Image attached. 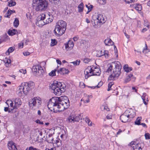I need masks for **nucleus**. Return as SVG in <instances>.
<instances>
[{
	"label": "nucleus",
	"instance_id": "obj_18",
	"mask_svg": "<svg viewBox=\"0 0 150 150\" xmlns=\"http://www.w3.org/2000/svg\"><path fill=\"white\" fill-rule=\"evenodd\" d=\"M125 112L129 118H133L135 115V112L131 109L126 110Z\"/></svg>",
	"mask_w": 150,
	"mask_h": 150
},
{
	"label": "nucleus",
	"instance_id": "obj_2",
	"mask_svg": "<svg viewBox=\"0 0 150 150\" xmlns=\"http://www.w3.org/2000/svg\"><path fill=\"white\" fill-rule=\"evenodd\" d=\"M108 67L105 72L110 74L108 79L110 80H115L121 74L122 67L120 63L118 61L115 62L108 64Z\"/></svg>",
	"mask_w": 150,
	"mask_h": 150
},
{
	"label": "nucleus",
	"instance_id": "obj_48",
	"mask_svg": "<svg viewBox=\"0 0 150 150\" xmlns=\"http://www.w3.org/2000/svg\"><path fill=\"white\" fill-rule=\"evenodd\" d=\"M145 138L146 139H150V134L148 133L146 134L145 135Z\"/></svg>",
	"mask_w": 150,
	"mask_h": 150
},
{
	"label": "nucleus",
	"instance_id": "obj_44",
	"mask_svg": "<svg viewBox=\"0 0 150 150\" xmlns=\"http://www.w3.org/2000/svg\"><path fill=\"white\" fill-rule=\"evenodd\" d=\"M80 61L76 60L74 62H71V63H72L74 65H78L80 64Z\"/></svg>",
	"mask_w": 150,
	"mask_h": 150
},
{
	"label": "nucleus",
	"instance_id": "obj_6",
	"mask_svg": "<svg viewBox=\"0 0 150 150\" xmlns=\"http://www.w3.org/2000/svg\"><path fill=\"white\" fill-rule=\"evenodd\" d=\"M30 85L28 83H22L18 87V92L19 96L26 95L30 90Z\"/></svg>",
	"mask_w": 150,
	"mask_h": 150
},
{
	"label": "nucleus",
	"instance_id": "obj_7",
	"mask_svg": "<svg viewBox=\"0 0 150 150\" xmlns=\"http://www.w3.org/2000/svg\"><path fill=\"white\" fill-rule=\"evenodd\" d=\"M91 21L95 25H96L99 23L102 24L104 23L105 20L102 14L95 13L92 16Z\"/></svg>",
	"mask_w": 150,
	"mask_h": 150
},
{
	"label": "nucleus",
	"instance_id": "obj_61",
	"mask_svg": "<svg viewBox=\"0 0 150 150\" xmlns=\"http://www.w3.org/2000/svg\"><path fill=\"white\" fill-rule=\"evenodd\" d=\"M112 86H110L109 84L108 83V89H107L108 91H109L111 90V88Z\"/></svg>",
	"mask_w": 150,
	"mask_h": 150
},
{
	"label": "nucleus",
	"instance_id": "obj_3",
	"mask_svg": "<svg viewBox=\"0 0 150 150\" xmlns=\"http://www.w3.org/2000/svg\"><path fill=\"white\" fill-rule=\"evenodd\" d=\"M50 87L54 93L57 96L60 95L62 93L64 92L66 90V86L64 83L54 81L51 84Z\"/></svg>",
	"mask_w": 150,
	"mask_h": 150
},
{
	"label": "nucleus",
	"instance_id": "obj_15",
	"mask_svg": "<svg viewBox=\"0 0 150 150\" xmlns=\"http://www.w3.org/2000/svg\"><path fill=\"white\" fill-rule=\"evenodd\" d=\"M6 104L8 105L9 107V112L13 113V110L15 109V108H14V103L13 101L10 100H7L6 102Z\"/></svg>",
	"mask_w": 150,
	"mask_h": 150
},
{
	"label": "nucleus",
	"instance_id": "obj_39",
	"mask_svg": "<svg viewBox=\"0 0 150 150\" xmlns=\"http://www.w3.org/2000/svg\"><path fill=\"white\" fill-rule=\"evenodd\" d=\"M134 7L136 10L139 11H141L142 8V6L139 4L137 5L134 6Z\"/></svg>",
	"mask_w": 150,
	"mask_h": 150
},
{
	"label": "nucleus",
	"instance_id": "obj_62",
	"mask_svg": "<svg viewBox=\"0 0 150 150\" xmlns=\"http://www.w3.org/2000/svg\"><path fill=\"white\" fill-rule=\"evenodd\" d=\"M30 53L29 52H25L23 53V55L25 56H27L28 55H29Z\"/></svg>",
	"mask_w": 150,
	"mask_h": 150
},
{
	"label": "nucleus",
	"instance_id": "obj_54",
	"mask_svg": "<svg viewBox=\"0 0 150 150\" xmlns=\"http://www.w3.org/2000/svg\"><path fill=\"white\" fill-rule=\"evenodd\" d=\"M122 132V131L121 129H119L117 133L116 136L117 137V135L120 134Z\"/></svg>",
	"mask_w": 150,
	"mask_h": 150
},
{
	"label": "nucleus",
	"instance_id": "obj_21",
	"mask_svg": "<svg viewBox=\"0 0 150 150\" xmlns=\"http://www.w3.org/2000/svg\"><path fill=\"white\" fill-rule=\"evenodd\" d=\"M135 80V78L133 76L132 74H130L126 76L125 79V82H128L130 80H132V81H134Z\"/></svg>",
	"mask_w": 150,
	"mask_h": 150
},
{
	"label": "nucleus",
	"instance_id": "obj_37",
	"mask_svg": "<svg viewBox=\"0 0 150 150\" xmlns=\"http://www.w3.org/2000/svg\"><path fill=\"white\" fill-rule=\"evenodd\" d=\"M150 51L149 50L146 44H145V48L143 50V52L145 54L149 52Z\"/></svg>",
	"mask_w": 150,
	"mask_h": 150
},
{
	"label": "nucleus",
	"instance_id": "obj_33",
	"mask_svg": "<svg viewBox=\"0 0 150 150\" xmlns=\"http://www.w3.org/2000/svg\"><path fill=\"white\" fill-rule=\"evenodd\" d=\"M142 118L141 117H138V118L136 119L135 123V124L137 125H139L140 124V121L141 120H142Z\"/></svg>",
	"mask_w": 150,
	"mask_h": 150
},
{
	"label": "nucleus",
	"instance_id": "obj_22",
	"mask_svg": "<svg viewBox=\"0 0 150 150\" xmlns=\"http://www.w3.org/2000/svg\"><path fill=\"white\" fill-rule=\"evenodd\" d=\"M104 43L105 45L107 46L112 45H113V42L111 40V39L107 38L104 41Z\"/></svg>",
	"mask_w": 150,
	"mask_h": 150
},
{
	"label": "nucleus",
	"instance_id": "obj_38",
	"mask_svg": "<svg viewBox=\"0 0 150 150\" xmlns=\"http://www.w3.org/2000/svg\"><path fill=\"white\" fill-rule=\"evenodd\" d=\"M57 71L56 69L52 70L49 74V76H55L56 75V72Z\"/></svg>",
	"mask_w": 150,
	"mask_h": 150
},
{
	"label": "nucleus",
	"instance_id": "obj_20",
	"mask_svg": "<svg viewBox=\"0 0 150 150\" xmlns=\"http://www.w3.org/2000/svg\"><path fill=\"white\" fill-rule=\"evenodd\" d=\"M8 147L9 150H17L16 145L13 142L9 141L8 144Z\"/></svg>",
	"mask_w": 150,
	"mask_h": 150
},
{
	"label": "nucleus",
	"instance_id": "obj_46",
	"mask_svg": "<svg viewBox=\"0 0 150 150\" xmlns=\"http://www.w3.org/2000/svg\"><path fill=\"white\" fill-rule=\"evenodd\" d=\"M93 8V6L92 5H90L88 6V11L87 12V14H88L91 10Z\"/></svg>",
	"mask_w": 150,
	"mask_h": 150
},
{
	"label": "nucleus",
	"instance_id": "obj_53",
	"mask_svg": "<svg viewBox=\"0 0 150 150\" xmlns=\"http://www.w3.org/2000/svg\"><path fill=\"white\" fill-rule=\"evenodd\" d=\"M80 85L81 86V87L82 88H83L85 87L84 83L83 82H80Z\"/></svg>",
	"mask_w": 150,
	"mask_h": 150
},
{
	"label": "nucleus",
	"instance_id": "obj_26",
	"mask_svg": "<svg viewBox=\"0 0 150 150\" xmlns=\"http://www.w3.org/2000/svg\"><path fill=\"white\" fill-rule=\"evenodd\" d=\"M84 8L83 4L82 3H80L78 6V11L79 12L83 11Z\"/></svg>",
	"mask_w": 150,
	"mask_h": 150
},
{
	"label": "nucleus",
	"instance_id": "obj_55",
	"mask_svg": "<svg viewBox=\"0 0 150 150\" xmlns=\"http://www.w3.org/2000/svg\"><path fill=\"white\" fill-rule=\"evenodd\" d=\"M132 89L133 90V91L135 92H137V89L136 88V87H132Z\"/></svg>",
	"mask_w": 150,
	"mask_h": 150
},
{
	"label": "nucleus",
	"instance_id": "obj_59",
	"mask_svg": "<svg viewBox=\"0 0 150 150\" xmlns=\"http://www.w3.org/2000/svg\"><path fill=\"white\" fill-rule=\"evenodd\" d=\"M147 30V28H143L142 30L141 31V32H142V33H144L145 31H146Z\"/></svg>",
	"mask_w": 150,
	"mask_h": 150
},
{
	"label": "nucleus",
	"instance_id": "obj_64",
	"mask_svg": "<svg viewBox=\"0 0 150 150\" xmlns=\"http://www.w3.org/2000/svg\"><path fill=\"white\" fill-rule=\"evenodd\" d=\"M90 102V100L88 98L86 100H85L84 102L85 103H88Z\"/></svg>",
	"mask_w": 150,
	"mask_h": 150
},
{
	"label": "nucleus",
	"instance_id": "obj_8",
	"mask_svg": "<svg viewBox=\"0 0 150 150\" xmlns=\"http://www.w3.org/2000/svg\"><path fill=\"white\" fill-rule=\"evenodd\" d=\"M41 98L39 97H35L30 100L29 102V106L32 108L35 107L38 108L41 106Z\"/></svg>",
	"mask_w": 150,
	"mask_h": 150
},
{
	"label": "nucleus",
	"instance_id": "obj_58",
	"mask_svg": "<svg viewBox=\"0 0 150 150\" xmlns=\"http://www.w3.org/2000/svg\"><path fill=\"white\" fill-rule=\"evenodd\" d=\"M69 47H68V48L67 49H65L66 50L68 51V50H71L73 48V47H71V45H69Z\"/></svg>",
	"mask_w": 150,
	"mask_h": 150
},
{
	"label": "nucleus",
	"instance_id": "obj_14",
	"mask_svg": "<svg viewBox=\"0 0 150 150\" xmlns=\"http://www.w3.org/2000/svg\"><path fill=\"white\" fill-rule=\"evenodd\" d=\"M130 144L133 149V150H142L140 144L137 142H132Z\"/></svg>",
	"mask_w": 150,
	"mask_h": 150
},
{
	"label": "nucleus",
	"instance_id": "obj_49",
	"mask_svg": "<svg viewBox=\"0 0 150 150\" xmlns=\"http://www.w3.org/2000/svg\"><path fill=\"white\" fill-rule=\"evenodd\" d=\"M23 42L20 43L18 44V47L20 48H23Z\"/></svg>",
	"mask_w": 150,
	"mask_h": 150
},
{
	"label": "nucleus",
	"instance_id": "obj_36",
	"mask_svg": "<svg viewBox=\"0 0 150 150\" xmlns=\"http://www.w3.org/2000/svg\"><path fill=\"white\" fill-rule=\"evenodd\" d=\"M104 50L98 51L97 53V56L100 57L102 56H104Z\"/></svg>",
	"mask_w": 150,
	"mask_h": 150
},
{
	"label": "nucleus",
	"instance_id": "obj_35",
	"mask_svg": "<svg viewBox=\"0 0 150 150\" xmlns=\"http://www.w3.org/2000/svg\"><path fill=\"white\" fill-rule=\"evenodd\" d=\"M55 143L58 147L61 146L62 145L61 141L58 139H57L56 140Z\"/></svg>",
	"mask_w": 150,
	"mask_h": 150
},
{
	"label": "nucleus",
	"instance_id": "obj_25",
	"mask_svg": "<svg viewBox=\"0 0 150 150\" xmlns=\"http://www.w3.org/2000/svg\"><path fill=\"white\" fill-rule=\"evenodd\" d=\"M69 45H71V47H73L74 46V43L71 40H69L68 42L67 43H66L65 44V49H67L68 47L69 46Z\"/></svg>",
	"mask_w": 150,
	"mask_h": 150
},
{
	"label": "nucleus",
	"instance_id": "obj_24",
	"mask_svg": "<svg viewBox=\"0 0 150 150\" xmlns=\"http://www.w3.org/2000/svg\"><path fill=\"white\" fill-rule=\"evenodd\" d=\"M142 98L144 103L146 105L148 101V100L146 94L145 93H143V95L142 96Z\"/></svg>",
	"mask_w": 150,
	"mask_h": 150
},
{
	"label": "nucleus",
	"instance_id": "obj_60",
	"mask_svg": "<svg viewBox=\"0 0 150 150\" xmlns=\"http://www.w3.org/2000/svg\"><path fill=\"white\" fill-rule=\"evenodd\" d=\"M9 107H6L4 108V110L5 112L8 111L9 110Z\"/></svg>",
	"mask_w": 150,
	"mask_h": 150
},
{
	"label": "nucleus",
	"instance_id": "obj_63",
	"mask_svg": "<svg viewBox=\"0 0 150 150\" xmlns=\"http://www.w3.org/2000/svg\"><path fill=\"white\" fill-rule=\"evenodd\" d=\"M86 41L85 40H82L81 41V44H83L84 45H85V44L86 43Z\"/></svg>",
	"mask_w": 150,
	"mask_h": 150
},
{
	"label": "nucleus",
	"instance_id": "obj_41",
	"mask_svg": "<svg viewBox=\"0 0 150 150\" xmlns=\"http://www.w3.org/2000/svg\"><path fill=\"white\" fill-rule=\"evenodd\" d=\"M57 44L56 40L55 39H52L51 42V45L52 46H54Z\"/></svg>",
	"mask_w": 150,
	"mask_h": 150
},
{
	"label": "nucleus",
	"instance_id": "obj_1",
	"mask_svg": "<svg viewBox=\"0 0 150 150\" xmlns=\"http://www.w3.org/2000/svg\"><path fill=\"white\" fill-rule=\"evenodd\" d=\"M69 102L67 97L65 96L54 97L48 103L49 109L55 113L63 111L69 106Z\"/></svg>",
	"mask_w": 150,
	"mask_h": 150
},
{
	"label": "nucleus",
	"instance_id": "obj_56",
	"mask_svg": "<svg viewBox=\"0 0 150 150\" xmlns=\"http://www.w3.org/2000/svg\"><path fill=\"white\" fill-rule=\"evenodd\" d=\"M78 39L79 38L77 36H75L73 38V40L74 41H77L78 40Z\"/></svg>",
	"mask_w": 150,
	"mask_h": 150
},
{
	"label": "nucleus",
	"instance_id": "obj_51",
	"mask_svg": "<svg viewBox=\"0 0 150 150\" xmlns=\"http://www.w3.org/2000/svg\"><path fill=\"white\" fill-rule=\"evenodd\" d=\"M20 72L24 74H25L26 73V71L25 69H22L20 70Z\"/></svg>",
	"mask_w": 150,
	"mask_h": 150
},
{
	"label": "nucleus",
	"instance_id": "obj_57",
	"mask_svg": "<svg viewBox=\"0 0 150 150\" xmlns=\"http://www.w3.org/2000/svg\"><path fill=\"white\" fill-rule=\"evenodd\" d=\"M69 47H68V48L67 49H65L66 50L68 51V50H71L73 48V47H71V45H69Z\"/></svg>",
	"mask_w": 150,
	"mask_h": 150
},
{
	"label": "nucleus",
	"instance_id": "obj_13",
	"mask_svg": "<svg viewBox=\"0 0 150 150\" xmlns=\"http://www.w3.org/2000/svg\"><path fill=\"white\" fill-rule=\"evenodd\" d=\"M36 24L37 26L40 27H42L44 25L46 24L44 21V20L42 18V17L41 15L37 17Z\"/></svg>",
	"mask_w": 150,
	"mask_h": 150
},
{
	"label": "nucleus",
	"instance_id": "obj_47",
	"mask_svg": "<svg viewBox=\"0 0 150 150\" xmlns=\"http://www.w3.org/2000/svg\"><path fill=\"white\" fill-rule=\"evenodd\" d=\"M125 2L128 4L135 2L136 0H124Z\"/></svg>",
	"mask_w": 150,
	"mask_h": 150
},
{
	"label": "nucleus",
	"instance_id": "obj_9",
	"mask_svg": "<svg viewBox=\"0 0 150 150\" xmlns=\"http://www.w3.org/2000/svg\"><path fill=\"white\" fill-rule=\"evenodd\" d=\"M81 119L82 117L81 115L72 114L68 117L67 121L69 122L73 123L75 122H79L80 119Z\"/></svg>",
	"mask_w": 150,
	"mask_h": 150
},
{
	"label": "nucleus",
	"instance_id": "obj_12",
	"mask_svg": "<svg viewBox=\"0 0 150 150\" xmlns=\"http://www.w3.org/2000/svg\"><path fill=\"white\" fill-rule=\"evenodd\" d=\"M32 71L38 73L39 75H42L44 73V71L40 65H38L33 66L32 67Z\"/></svg>",
	"mask_w": 150,
	"mask_h": 150
},
{
	"label": "nucleus",
	"instance_id": "obj_31",
	"mask_svg": "<svg viewBox=\"0 0 150 150\" xmlns=\"http://www.w3.org/2000/svg\"><path fill=\"white\" fill-rule=\"evenodd\" d=\"M19 24V21L18 19L16 18L15 19L14 21L13 22L14 26L15 27H17L18 26Z\"/></svg>",
	"mask_w": 150,
	"mask_h": 150
},
{
	"label": "nucleus",
	"instance_id": "obj_11",
	"mask_svg": "<svg viewBox=\"0 0 150 150\" xmlns=\"http://www.w3.org/2000/svg\"><path fill=\"white\" fill-rule=\"evenodd\" d=\"M65 31V29L55 26L54 32L56 36L59 37L64 34Z\"/></svg>",
	"mask_w": 150,
	"mask_h": 150
},
{
	"label": "nucleus",
	"instance_id": "obj_40",
	"mask_svg": "<svg viewBox=\"0 0 150 150\" xmlns=\"http://www.w3.org/2000/svg\"><path fill=\"white\" fill-rule=\"evenodd\" d=\"M11 14V10H8L5 15V17L9 18V16Z\"/></svg>",
	"mask_w": 150,
	"mask_h": 150
},
{
	"label": "nucleus",
	"instance_id": "obj_16",
	"mask_svg": "<svg viewBox=\"0 0 150 150\" xmlns=\"http://www.w3.org/2000/svg\"><path fill=\"white\" fill-rule=\"evenodd\" d=\"M55 26L66 30L67 23L66 22L63 20H60L57 23Z\"/></svg>",
	"mask_w": 150,
	"mask_h": 150
},
{
	"label": "nucleus",
	"instance_id": "obj_32",
	"mask_svg": "<svg viewBox=\"0 0 150 150\" xmlns=\"http://www.w3.org/2000/svg\"><path fill=\"white\" fill-rule=\"evenodd\" d=\"M144 25L148 29L149 28V23L147 20H144Z\"/></svg>",
	"mask_w": 150,
	"mask_h": 150
},
{
	"label": "nucleus",
	"instance_id": "obj_23",
	"mask_svg": "<svg viewBox=\"0 0 150 150\" xmlns=\"http://www.w3.org/2000/svg\"><path fill=\"white\" fill-rule=\"evenodd\" d=\"M57 72L58 73H60L61 74H65L68 73L69 71L67 69L64 68H61L59 70H58Z\"/></svg>",
	"mask_w": 150,
	"mask_h": 150
},
{
	"label": "nucleus",
	"instance_id": "obj_19",
	"mask_svg": "<svg viewBox=\"0 0 150 150\" xmlns=\"http://www.w3.org/2000/svg\"><path fill=\"white\" fill-rule=\"evenodd\" d=\"M120 118L122 122L125 123L128 121L129 119V118L125 112L120 116Z\"/></svg>",
	"mask_w": 150,
	"mask_h": 150
},
{
	"label": "nucleus",
	"instance_id": "obj_34",
	"mask_svg": "<svg viewBox=\"0 0 150 150\" xmlns=\"http://www.w3.org/2000/svg\"><path fill=\"white\" fill-rule=\"evenodd\" d=\"M8 5L9 7H11L16 5V3L14 1L11 0L8 2Z\"/></svg>",
	"mask_w": 150,
	"mask_h": 150
},
{
	"label": "nucleus",
	"instance_id": "obj_42",
	"mask_svg": "<svg viewBox=\"0 0 150 150\" xmlns=\"http://www.w3.org/2000/svg\"><path fill=\"white\" fill-rule=\"evenodd\" d=\"M104 56L106 58H108L109 56L108 52L107 50H104Z\"/></svg>",
	"mask_w": 150,
	"mask_h": 150
},
{
	"label": "nucleus",
	"instance_id": "obj_52",
	"mask_svg": "<svg viewBox=\"0 0 150 150\" xmlns=\"http://www.w3.org/2000/svg\"><path fill=\"white\" fill-rule=\"evenodd\" d=\"M100 86H99L98 85H97L95 86H88V87L91 88L92 89H94L96 88H98L100 87Z\"/></svg>",
	"mask_w": 150,
	"mask_h": 150
},
{
	"label": "nucleus",
	"instance_id": "obj_50",
	"mask_svg": "<svg viewBox=\"0 0 150 150\" xmlns=\"http://www.w3.org/2000/svg\"><path fill=\"white\" fill-rule=\"evenodd\" d=\"M36 122L41 125H43L44 124L42 122H41L39 120H37L35 121Z\"/></svg>",
	"mask_w": 150,
	"mask_h": 150
},
{
	"label": "nucleus",
	"instance_id": "obj_28",
	"mask_svg": "<svg viewBox=\"0 0 150 150\" xmlns=\"http://www.w3.org/2000/svg\"><path fill=\"white\" fill-rule=\"evenodd\" d=\"M125 71L127 72H129L132 70V68L131 67H128L127 65H125L124 67Z\"/></svg>",
	"mask_w": 150,
	"mask_h": 150
},
{
	"label": "nucleus",
	"instance_id": "obj_5",
	"mask_svg": "<svg viewBox=\"0 0 150 150\" xmlns=\"http://www.w3.org/2000/svg\"><path fill=\"white\" fill-rule=\"evenodd\" d=\"M33 3L35 5V9L37 11H45L47 7V3L45 0H33Z\"/></svg>",
	"mask_w": 150,
	"mask_h": 150
},
{
	"label": "nucleus",
	"instance_id": "obj_4",
	"mask_svg": "<svg viewBox=\"0 0 150 150\" xmlns=\"http://www.w3.org/2000/svg\"><path fill=\"white\" fill-rule=\"evenodd\" d=\"M101 71L99 68L93 66H88L84 71L86 79L92 76L99 75Z\"/></svg>",
	"mask_w": 150,
	"mask_h": 150
},
{
	"label": "nucleus",
	"instance_id": "obj_17",
	"mask_svg": "<svg viewBox=\"0 0 150 150\" xmlns=\"http://www.w3.org/2000/svg\"><path fill=\"white\" fill-rule=\"evenodd\" d=\"M13 101L14 102V108H15V109L16 110L22 104V102L21 100L20 99L18 98H16L15 99H14L13 100Z\"/></svg>",
	"mask_w": 150,
	"mask_h": 150
},
{
	"label": "nucleus",
	"instance_id": "obj_29",
	"mask_svg": "<svg viewBox=\"0 0 150 150\" xmlns=\"http://www.w3.org/2000/svg\"><path fill=\"white\" fill-rule=\"evenodd\" d=\"M85 121L86 123H87L88 126H92L93 124L92 122L90 120L89 118L87 117H86L85 118Z\"/></svg>",
	"mask_w": 150,
	"mask_h": 150
},
{
	"label": "nucleus",
	"instance_id": "obj_45",
	"mask_svg": "<svg viewBox=\"0 0 150 150\" xmlns=\"http://www.w3.org/2000/svg\"><path fill=\"white\" fill-rule=\"evenodd\" d=\"M47 142L50 143H53V139L52 137H48L47 138Z\"/></svg>",
	"mask_w": 150,
	"mask_h": 150
},
{
	"label": "nucleus",
	"instance_id": "obj_43",
	"mask_svg": "<svg viewBox=\"0 0 150 150\" xmlns=\"http://www.w3.org/2000/svg\"><path fill=\"white\" fill-rule=\"evenodd\" d=\"M90 59L88 58H85L83 59V61L84 63H88L89 62H90Z\"/></svg>",
	"mask_w": 150,
	"mask_h": 150
},
{
	"label": "nucleus",
	"instance_id": "obj_10",
	"mask_svg": "<svg viewBox=\"0 0 150 150\" xmlns=\"http://www.w3.org/2000/svg\"><path fill=\"white\" fill-rule=\"evenodd\" d=\"M41 15L43 19H45V22L46 24L51 23L53 21V16L50 13H43Z\"/></svg>",
	"mask_w": 150,
	"mask_h": 150
},
{
	"label": "nucleus",
	"instance_id": "obj_30",
	"mask_svg": "<svg viewBox=\"0 0 150 150\" xmlns=\"http://www.w3.org/2000/svg\"><path fill=\"white\" fill-rule=\"evenodd\" d=\"M14 50V48H13L12 47H9L6 52V54L7 55H8L10 53H11L12 52H13Z\"/></svg>",
	"mask_w": 150,
	"mask_h": 150
},
{
	"label": "nucleus",
	"instance_id": "obj_27",
	"mask_svg": "<svg viewBox=\"0 0 150 150\" xmlns=\"http://www.w3.org/2000/svg\"><path fill=\"white\" fill-rule=\"evenodd\" d=\"M17 33V31L16 29H13L11 30H9L8 32V34L10 35L13 36Z\"/></svg>",
	"mask_w": 150,
	"mask_h": 150
}]
</instances>
